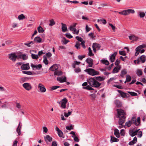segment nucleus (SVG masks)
I'll list each match as a JSON object with an SVG mask.
<instances>
[{"label": "nucleus", "mask_w": 146, "mask_h": 146, "mask_svg": "<svg viewBox=\"0 0 146 146\" xmlns=\"http://www.w3.org/2000/svg\"><path fill=\"white\" fill-rule=\"evenodd\" d=\"M104 79V78L101 76H95L93 78H89L88 81V82L92 86L98 88L100 86L101 84L98 82L97 80L102 81H103Z\"/></svg>", "instance_id": "1"}, {"label": "nucleus", "mask_w": 146, "mask_h": 146, "mask_svg": "<svg viewBox=\"0 0 146 146\" xmlns=\"http://www.w3.org/2000/svg\"><path fill=\"white\" fill-rule=\"evenodd\" d=\"M117 117L119 118V120H122L123 121H125L126 114L125 111L121 109H117Z\"/></svg>", "instance_id": "2"}, {"label": "nucleus", "mask_w": 146, "mask_h": 146, "mask_svg": "<svg viewBox=\"0 0 146 146\" xmlns=\"http://www.w3.org/2000/svg\"><path fill=\"white\" fill-rule=\"evenodd\" d=\"M85 71L88 74L92 76L99 75V72L98 71H96L94 69L92 68H87Z\"/></svg>", "instance_id": "3"}, {"label": "nucleus", "mask_w": 146, "mask_h": 146, "mask_svg": "<svg viewBox=\"0 0 146 146\" xmlns=\"http://www.w3.org/2000/svg\"><path fill=\"white\" fill-rule=\"evenodd\" d=\"M132 124H134L136 126L139 125L140 123V118L138 117L136 120V118L134 117H132L131 120L130 121Z\"/></svg>", "instance_id": "4"}, {"label": "nucleus", "mask_w": 146, "mask_h": 146, "mask_svg": "<svg viewBox=\"0 0 146 146\" xmlns=\"http://www.w3.org/2000/svg\"><path fill=\"white\" fill-rule=\"evenodd\" d=\"M135 12L132 9H128L119 12V13L124 15H127L130 13H133Z\"/></svg>", "instance_id": "5"}, {"label": "nucleus", "mask_w": 146, "mask_h": 146, "mask_svg": "<svg viewBox=\"0 0 146 146\" xmlns=\"http://www.w3.org/2000/svg\"><path fill=\"white\" fill-rule=\"evenodd\" d=\"M140 60L142 63H144L146 60V56L145 55H142L139 58H138L137 60H135L134 61V63L139 64L140 62Z\"/></svg>", "instance_id": "6"}, {"label": "nucleus", "mask_w": 146, "mask_h": 146, "mask_svg": "<svg viewBox=\"0 0 146 146\" xmlns=\"http://www.w3.org/2000/svg\"><path fill=\"white\" fill-rule=\"evenodd\" d=\"M38 88L39 89L40 92L44 93L46 90V89L44 85L41 83L38 84Z\"/></svg>", "instance_id": "7"}, {"label": "nucleus", "mask_w": 146, "mask_h": 146, "mask_svg": "<svg viewBox=\"0 0 146 146\" xmlns=\"http://www.w3.org/2000/svg\"><path fill=\"white\" fill-rule=\"evenodd\" d=\"M68 100L65 98L62 99L61 101V105L60 107L63 109L66 108V104Z\"/></svg>", "instance_id": "8"}, {"label": "nucleus", "mask_w": 146, "mask_h": 146, "mask_svg": "<svg viewBox=\"0 0 146 146\" xmlns=\"http://www.w3.org/2000/svg\"><path fill=\"white\" fill-rule=\"evenodd\" d=\"M23 87L26 90L29 91L32 88L31 84L28 83H25L23 84Z\"/></svg>", "instance_id": "9"}, {"label": "nucleus", "mask_w": 146, "mask_h": 146, "mask_svg": "<svg viewBox=\"0 0 146 146\" xmlns=\"http://www.w3.org/2000/svg\"><path fill=\"white\" fill-rule=\"evenodd\" d=\"M139 130V129L135 131L134 129H130L129 130V135L132 137H133L137 134Z\"/></svg>", "instance_id": "10"}, {"label": "nucleus", "mask_w": 146, "mask_h": 146, "mask_svg": "<svg viewBox=\"0 0 146 146\" xmlns=\"http://www.w3.org/2000/svg\"><path fill=\"white\" fill-rule=\"evenodd\" d=\"M9 58L14 62L16 61L17 57V56L16 55L15 53L10 54H9Z\"/></svg>", "instance_id": "11"}, {"label": "nucleus", "mask_w": 146, "mask_h": 146, "mask_svg": "<svg viewBox=\"0 0 146 146\" xmlns=\"http://www.w3.org/2000/svg\"><path fill=\"white\" fill-rule=\"evenodd\" d=\"M86 62L88 64V67H92L93 66V60L91 58H87L86 60Z\"/></svg>", "instance_id": "12"}, {"label": "nucleus", "mask_w": 146, "mask_h": 146, "mask_svg": "<svg viewBox=\"0 0 146 146\" xmlns=\"http://www.w3.org/2000/svg\"><path fill=\"white\" fill-rule=\"evenodd\" d=\"M117 91L120 94L121 96L123 98H128L129 97V95L123 92L120 90H117Z\"/></svg>", "instance_id": "13"}, {"label": "nucleus", "mask_w": 146, "mask_h": 146, "mask_svg": "<svg viewBox=\"0 0 146 146\" xmlns=\"http://www.w3.org/2000/svg\"><path fill=\"white\" fill-rule=\"evenodd\" d=\"M30 68L29 65L28 63L23 64L21 66V68L22 70H29Z\"/></svg>", "instance_id": "14"}, {"label": "nucleus", "mask_w": 146, "mask_h": 146, "mask_svg": "<svg viewBox=\"0 0 146 146\" xmlns=\"http://www.w3.org/2000/svg\"><path fill=\"white\" fill-rule=\"evenodd\" d=\"M114 103L116 106L117 108L121 107L122 106L121 102L118 100H115Z\"/></svg>", "instance_id": "15"}, {"label": "nucleus", "mask_w": 146, "mask_h": 146, "mask_svg": "<svg viewBox=\"0 0 146 146\" xmlns=\"http://www.w3.org/2000/svg\"><path fill=\"white\" fill-rule=\"evenodd\" d=\"M117 54V52H115L113 54H112L110 56V59L111 62H113L114 61L115 57L116 56Z\"/></svg>", "instance_id": "16"}, {"label": "nucleus", "mask_w": 146, "mask_h": 146, "mask_svg": "<svg viewBox=\"0 0 146 146\" xmlns=\"http://www.w3.org/2000/svg\"><path fill=\"white\" fill-rule=\"evenodd\" d=\"M31 67L33 68H35L36 70H39L42 67V65L40 64L38 65H35L32 64H31Z\"/></svg>", "instance_id": "17"}, {"label": "nucleus", "mask_w": 146, "mask_h": 146, "mask_svg": "<svg viewBox=\"0 0 146 146\" xmlns=\"http://www.w3.org/2000/svg\"><path fill=\"white\" fill-rule=\"evenodd\" d=\"M57 81H60L61 83H63L66 82V78L65 76L64 77H58L57 78Z\"/></svg>", "instance_id": "18"}, {"label": "nucleus", "mask_w": 146, "mask_h": 146, "mask_svg": "<svg viewBox=\"0 0 146 146\" xmlns=\"http://www.w3.org/2000/svg\"><path fill=\"white\" fill-rule=\"evenodd\" d=\"M58 68V67L57 64H54L51 66L49 68V70L52 71H56Z\"/></svg>", "instance_id": "19"}, {"label": "nucleus", "mask_w": 146, "mask_h": 146, "mask_svg": "<svg viewBox=\"0 0 146 146\" xmlns=\"http://www.w3.org/2000/svg\"><path fill=\"white\" fill-rule=\"evenodd\" d=\"M127 72L126 69H123L121 71L120 76L121 78H123L124 75L127 73Z\"/></svg>", "instance_id": "20"}, {"label": "nucleus", "mask_w": 146, "mask_h": 146, "mask_svg": "<svg viewBox=\"0 0 146 146\" xmlns=\"http://www.w3.org/2000/svg\"><path fill=\"white\" fill-rule=\"evenodd\" d=\"M121 68V67L120 66L115 67L113 69L112 73L114 74L118 72L120 70Z\"/></svg>", "instance_id": "21"}, {"label": "nucleus", "mask_w": 146, "mask_h": 146, "mask_svg": "<svg viewBox=\"0 0 146 146\" xmlns=\"http://www.w3.org/2000/svg\"><path fill=\"white\" fill-rule=\"evenodd\" d=\"M44 139L45 141L46 142L48 141L50 142L52 140V138L48 135H46V136L44 137Z\"/></svg>", "instance_id": "22"}, {"label": "nucleus", "mask_w": 146, "mask_h": 146, "mask_svg": "<svg viewBox=\"0 0 146 146\" xmlns=\"http://www.w3.org/2000/svg\"><path fill=\"white\" fill-rule=\"evenodd\" d=\"M61 24L62 25V31L63 32H66L67 30V28L66 24H64L63 23H61Z\"/></svg>", "instance_id": "23"}, {"label": "nucleus", "mask_w": 146, "mask_h": 146, "mask_svg": "<svg viewBox=\"0 0 146 146\" xmlns=\"http://www.w3.org/2000/svg\"><path fill=\"white\" fill-rule=\"evenodd\" d=\"M114 134L117 138L120 137V134L119 130L117 129H115L114 130Z\"/></svg>", "instance_id": "24"}, {"label": "nucleus", "mask_w": 146, "mask_h": 146, "mask_svg": "<svg viewBox=\"0 0 146 146\" xmlns=\"http://www.w3.org/2000/svg\"><path fill=\"white\" fill-rule=\"evenodd\" d=\"M137 138L136 137H135L134 138L133 140L130 142L128 144L129 145H132L136 143L137 141Z\"/></svg>", "instance_id": "25"}, {"label": "nucleus", "mask_w": 146, "mask_h": 146, "mask_svg": "<svg viewBox=\"0 0 146 146\" xmlns=\"http://www.w3.org/2000/svg\"><path fill=\"white\" fill-rule=\"evenodd\" d=\"M125 121H123L122 120H119L118 123L119 124V126L118 127L119 129H121L123 127V124L124 123Z\"/></svg>", "instance_id": "26"}, {"label": "nucleus", "mask_w": 146, "mask_h": 146, "mask_svg": "<svg viewBox=\"0 0 146 146\" xmlns=\"http://www.w3.org/2000/svg\"><path fill=\"white\" fill-rule=\"evenodd\" d=\"M129 38L130 40H132L133 41H136L138 38L134 35L130 36H129Z\"/></svg>", "instance_id": "27"}, {"label": "nucleus", "mask_w": 146, "mask_h": 146, "mask_svg": "<svg viewBox=\"0 0 146 146\" xmlns=\"http://www.w3.org/2000/svg\"><path fill=\"white\" fill-rule=\"evenodd\" d=\"M21 123V122H19V125L17 127V128L16 130L17 132L18 133V135H20L21 134V125L20 127H19Z\"/></svg>", "instance_id": "28"}, {"label": "nucleus", "mask_w": 146, "mask_h": 146, "mask_svg": "<svg viewBox=\"0 0 146 146\" xmlns=\"http://www.w3.org/2000/svg\"><path fill=\"white\" fill-rule=\"evenodd\" d=\"M111 139L110 142L111 143L113 142H117L119 141V140L118 139L114 137L111 136Z\"/></svg>", "instance_id": "29"}, {"label": "nucleus", "mask_w": 146, "mask_h": 146, "mask_svg": "<svg viewBox=\"0 0 146 146\" xmlns=\"http://www.w3.org/2000/svg\"><path fill=\"white\" fill-rule=\"evenodd\" d=\"M34 40L36 42L40 43L41 42L42 39L40 37L37 36L35 38Z\"/></svg>", "instance_id": "30"}, {"label": "nucleus", "mask_w": 146, "mask_h": 146, "mask_svg": "<svg viewBox=\"0 0 146 146\" xmlns=\"http://www.w3.org/2000/svg\"><path fill=\"white\" fill-rule=\"evenodd\" d=\"M43 58H44L43 61V62L46 65H47L48 63V61L47 59L46 56H45L44 55L43 56Z\"/></svg>", "instance_id": "31"}, {"label": "nucleus", "mask_w": 146, "mask_h": 146, "mask_svg": "<svg viewBox=\"0 0 146 146\" xmlns=\"http://www.w3.org/2000/svg\"><path fill=\"white\" fill-rule=\"evenodd\" d=\"M142 70L140 69L137 70L136 72V74L138 76H140L142 74Z\"/></svg>", "instance_id": "32"}, {"label": "nucleus", "mask_w": 146, "mask_h": 146, "mask_svg": "<svg viewBox=\"0 0 146 146\" xmlns=\"http://www.w3.org/2000/svg\"><path fill=\"white\" fill-rule=\"evenodd\" d=\"M62 74V72L60 71H58V70H56L54 71V75H57L58 76H60Z\"/></svg>", "instance_id": "33"}, {"label": "nucleus", "mask_w": 146, "mask_h": 146, "mask_svg": "<svg viewBox=\"0 0 146 146\" xmlns=\"http://www.w3.org/2000/svg\"><path fill=\"white\" fill-rule=\"evenodd\" d=\"M102 61V63L104 64H105V65H108L109 64V62H108V61L106 60H105V59H103V60H101Z\"/></svg>", "instance_id": "34"}, {"label": "nucleus", "mask_w": 146, "mask_h": 146, "mask_svg": "<svg viewBox=\"0 0 146 146\" xmlns=\"http://www.w3.org/2000/svg\"><path fill=\"white\" fill-rule=\"evenodd\" d=\"M92 46L96 48H98V49L100 48L101 46L100 44L96 43H93Z\"/></svg>", "instance_id": "35"}, {"label": "nucleus", "mask_w": 146, "mask_h": 146, "mask_svg": "<svg viewBox=\"0 0 146 146\" xmlns=\"http://www.w3.org/2000/svg\"><path fill=\"white\" fill-rule=\"evenodd\" d=\"M31 55V57L33 59H37L38 58V54H35L32 53Z\"/></svg>", "instance_id": "36"}, {"label": "nucleus", "mask_w": 146, "mask_h": 146, "mask_svg": "<svg viewBox=\"0 0 146 146\" xmlns=\"http://www.w3.org/2000/svg\"><path fill=\"white\" fill-rule=\"evenodd\" d=\"M37 30L38 32L39 33H43L44 31L43 29L40 26H39L38 27Z\"/></svg>", "instance_id": "37"}, {"label": "nucleus", "mask_w": 146, "mask_h": 146, "mask_svg": "<svg viewBox=\"0 0 146 146\" xmlns=\"http://www.w3.org/2000/svg\"><path fill=\"white\" fill-rule=\"evenodd\" d=\"M25 18V16L23 14H21L18 16V19L19 20H21Z\"/></svg>", "instance_id": "38"}, {"label": "nucleus", "mask_w": 146, "mask_h": 146, "mask_svg": "<svg viewBox=\"0 0 146 146\" xmlns=\"http://www.w3.org/2000/svg\"><path fill=\"white\" fill-rule=\"evenodd\" d=\"M22 73L24 74H27L28 75H31L32 74V72L30 71H23Z\"/></svg>", "instance_id": "39"}, {"label": "nucleus", "mask_w": 146, "mask_h": 146, "mask_svg": "<svg viewBox=\"0 0 146 146\" xmlns=\"http://www.w3.org/2000/svg\"><path fill=\"white\" fill-rule=\"evenodd\" d=\"M83 88L84 89L90 90H94V89L93 88H92V87H91L89 85L85 87H83Z\"/></svg>", "instance_id": "40"}, {"label": "nucleus", "mask_w": 146, "mask_h": 146, "mask_svg": "<svg viewBox=\"0 0 146 146\" xmlns=\"http://www.w3.org/2000/svg\"><path fill=\"white\" fill-rule=\"evenodd\" d=\"M75 46L77 48V49H79L80 48V44L78 42H76Z\"/></svg>", "instance_id": "41"}, {"label": "nucleus", "mask_w": 146, "mask_h": 146, "mask_svg": "<svg viewBox=\"0 0 146 146\" xmlns=\"http://www.w3.org/2000/svg\"><path fill=\"white\" fill-rule=\"evenodd\" d=\"M69 42V40H66L65 38L64 37L62 38V42H63L64 44H66L68 42Z\"/></svg>", "instance_id": "42"}, {"label": "nucleus", "mask_w": 146, "mask_h": 146, "mask_svg": "<svg viewBox=\"0 0 146 146\" xmlns=\"http://www.w3.org/2000/svg\"><path fill=\"white\" fill-rule=\"evenodd\" d=\"M50 23L49 24V26H52L55 24V22L54 21L53 19H52L50 20Z\"/></svg>", "instance_id": "43"}, {"label": "nucleus", "mask_w": 146, "mask_h": 146, "mask_svg": "<svg viewBox=\"0 0 146 146\" xmlns=\"http://www.w3.org/2000/svg\"><path fill=\"white\" fill-rule=\"evenodd\" d=\"M126 81H127V82H130L131 80V76L129 75H126Z\"/></svg>", "instance_id": "44"}, {"label": "nucleus", "mask_w": 146, "mask_h": 146, "mask_svg": "<svg viewBox=\"0 0 146 146\" xmlns=\"http://www.w3.org/2000/svg\"><path fill=\"white\" fill-rule=\"evenodd\" d=\"M128 93L129 94L132 96H137V94L134 92H128Z\"/></svg>", "instance_id": "45"}, {"label": "nucleus", "mask_w": 146, "mask_h": 146, "mask_svg": "<svg viewBox=\"0 0 146 146\" xmlns=\"http://www.w3.org/2000/svg\"><path fill=\"white\" fill-rule=\"evenodd\" d=\"M72 112V111H68L67 113L66 112H64V115L66 117H67L70 115Z\"/></svg>", "instance_id": "46"}, {"label": "nucleus", "mask_w": 146, "mask_h": 146, "mask_svg": "<svg viewBox=\"0 0 146 146\" xmlns=\"http://www.w3.org/2000/svg\"><path fill=\"white\" fill-rule=\"evenodd\" d=\"M69 29L71 31H73L74 32H75V31H76V29L75 27H72V26L71 25L69 27Z\"/></svg>", "instance_id": "47"}, {"label": "nucleus", "mask_w": 146, "mask_h": 146, "mask_svg": "<svg viewBox=\"0 0 146 146\" xmlns=\"http://www.w3.org/2000/svg\"><path fill=\"white\" fill-rule=\"evenodd\" d=\"M119 53L121 55L125 56L126 55V53L124 51H119Z\"/></svg>", "instance_id": "48"}, {"label": "nucleus", "mask_w": 146, "mask_h": 146, "mask_svg": "<svg viewBox=\"0 0 146 146\" xmlns=\"http://www.w3.org/2000/svg\"><path fill=\"white\" fill-rule=\"evenodd\" d=\"M70 126H66V129L68 130H71L72 129H73V127L72 125H70Z\"/></svg>", "instance_id": "49"}, {"label": "nucleus", "mask_w": 146, "mask_h": 146, "mask_svg": "<svg viewBox=\"0 0 146 146\" xmlns=\"http://www.w3.org/2000/svg\"><path fill=\"white\" fill-rule=\"evenodd\" d=\"M125 125L128 126V127H130L131 125L132 124L130 121H129L125 123Z\"/></svg>", "instance_id": "50"}, {"label": "nucleus", "mask_w": 146, "mask_h": 146, "mask_svg": "<svg viewBox=\"0 0 146 146\" xmlns=\"http://www.w3.org/2000/svg\"><path fill=\"white\" fill-rule=\"evenodd\" d=\"M58 136L60 137H62L63 138H64V137H62V136L63 135V133L62 132V131L61 130L59 131L58 132Z\"/></svg>", "instance_id": "51"}, {"label": "nucleus", "mask_w": 146, "mask_h": 146, "mask_svg": "<svg viewBox=\"0 0 146 146\" xmlns=\"http://www.w3.org/2000/svg\"><path fill=\"white\" fill-rule=\"evenodd\" d=\"M61 87L60 86H52L51 88V90H55V89H56L58 88Z\"/></svg>", "instance_id": "52"}, {"label": "nucleus", "mask_w": 146, "mask_h": 146, "mask_svg": "<svg viewBox=\"0 0 146 146\" xmlns=\"http://www.w3.org/2000/svg\"><path fill=\"white\" fill-rule=\"evenodd\" d=\"M65 35L66 36L69 38H71L73 37L69 33H66Z\"/></svg>", "instance_id": "53"}, {"label": "nucleus", "mask_w": 146, "mask_h": 146, "mask_svg": "<svg viewBox=\"0 0 146 146\" xmlns=\"http://www.w3.org/2000/svg\"><path fill=\"white\" fill-rule=\"evenodd\" d=\"M139 17L140 18H143L144 17L145 14L144 12H140L139 13Z\"/></svg>", "instance_id": "54"}, {"label": "nucleus", "mask_w": 146, "mask_h": 146, "mask_svg": "<svg viewBox=\"0 0 146 146\" xmlns=\"http://www.w3.org/2000/svg\"><path fill=\"white\" fill-rule=\"evenodd\" d=\"M76 38L77 40H78L80 42H82L83 41L81 37L79 36H76Z\"/></svg>", "instance_id": "55"}, {"label": "nucleus", "mask_w": 146, "mask_h": 146, "mask_svg": "<svg viewBox=\"0 0 146 146\" xmlns=\"http://www.w3.org/2000/svg\"><path fill=\"white\" fill-rule=\"evenodd\" d=\"M120 134L121 136H124L125 135V130L124 129H122L120 131Z\"/></svg>", "instance_id": "56"}, {"label": "nucleus", "mask_w": 146, "mask_h": 146, "mask_svg": "<svg viewBox=\"0 0 146 146\" xmlns=\"http://www.w3.org/2000/svg\"><path fill=\"white\" fill-rule=\"evenodd\" d=\"M100 21H101L102 22V23L104 24H105L106 23V21L105 19H98V22H99Z\"/></svg>", "instance_id": "57"}, {"label": "nucleus", "mask_w": 146, "mask_h": 146, "mask_svg": "<svg viewBox=\"0 0 146 146\" xmlns=\"http://www.w3.org/2000/svg\"><path fill=\"white\" fill-rule=\"evenodd\" d=\"M86 32L87 33L89 31H90L91 29V28H89L88 25H86Z\"/></svg>", "instance_id": "58"}, {"label": "nucleus", "mask_w": 146, "mask_h": 146, "mask_svg": "<svg viewBox=\"0 0 146 146\" xmlns=\"http://www.w3.org/2000/svg\"><path fill=\"white\" fill-rule=\"evenodd\" d=\"M85 57V55H79L78 56V58L80 60H82V59Z\"/></svg>", "instance_id": "59"}, {"label": "nucleus", "mask_w": 146, "mask_h": 146, "mask_svg": "<svg viewBox=\"0 0 146 146\" xmlns=\"http://www.w3.org/2000/svg\"><path fill=\"white\" fill-rule=\"evenodd\" d=\"M109 25L111 27L112 30L115 32V27L112 24L110 23H109Z\"/></svg>", "instance_id": "60"}, {"label": "nucleus", "mask_w": 146, "mask_h": 146, "mask_svg": "<svg viewBox=\"0 0 146 146\" xmlns=\"http://www.w3.org/2000/svg\"><path fill=\"white\" fill-rule=\"evenodd\" d=\"M138 137L139 138L141 137L142 136V132L141 131H139L138 132Z\"/></svg>", "instance_id": "61"}, {"label": "nucleus", "mask_w": 146, "mask_h": 146, "mask_svg": "<svg viewBox=\"0 0 146 146\" xmlns=\"http://www.w3.org/2000/svg\"><path fill=\"white\" fill-rule=\"evenodd\" d=\"M85 42L84 41H83L81 43V44L82 47L85 49L86 48V46L85 45Z\"/></svg>", "instance_id": "62"}, {"label": "nucleus", "mask_w": 146, "mask_h": 146, "mask_svg": "<svg viewBox=\"0 0 146 146\" xmlns=\"http://www.w3.org/2000/svg\"><path fill=\"white\" fill-rule=\"evenodd\" d=\"M74 71L76 73H78L81 71V70L80 68H78L75 69Z\"/></svg>", "instance_id": "63"}, {"label": "nucleus", "mask_w": 146, "mask_h": 146, "mask_svg": "<svg viewBox=\"0 0 146 146\" xmlns=\"http://www.w3.org/2000/svg\"><path fill=\"white\" fill-rule=\"evenodd\" d=\"M52 56V54L50 52H48L47 53H46V56L48 58Z\"/></svg>", "instance_id": "64"}]
</instances>
